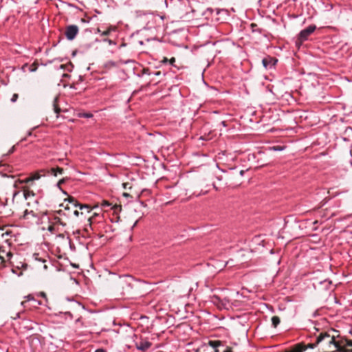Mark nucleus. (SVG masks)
<instances>
[{
    "label": "nucleus",
    "mask_w": 352,
    "mask_h": 352,
    "mask_svg": "<svg viewBox=\"0 0 352 352\" xmlns=\"http://www.w3.org/2000/svg\"><path fill=\"white\" fill-rule=\"evenodd\" d=\"M327 340V342L329 345H334L335 348L340 352H348L347 350L344 349L342 346H340L339 342L336 341L334 336H331L327 333H321L318 337L317 338L316 343H309L308 344H305L304 342L298 343L294 345L289 350L286 351L285 352H304L307 349H314L317 344L324 340Z\"/></svg>",
    "instance_id": "1"
},
{
    "label": "nucleus",
    "mask_w": 352,
    "mask_h": 352,
    "mask_svg": "<svg viewBox=\"0 0 352 352\" xmlns=\"http://www.w3.org/2000/svg\"><path fill=\"white\" fill-rule=\"evenodd\" d=\"M23 307L38 308L39 306L48 307V300L45 293L41 292L36 296L28 295L25 300L21 302Z\"/></svg>",
    "instance_id": "2"
},
{
    "label": "nucleus",
    "mask_w": 352,
    "mask_h": 352,
    "mask_svg": "<svg viewBox=\"0 0 352 352\" xmlns=\"http://www.w3.org/2000/svg\"><path fill=\"white\" fill-rule=\"evenodd\" d=\"M316 26L315 25H311L305 29L301 30L298 36L297 43H302L307 41L308 37L316 30Z\"/></svg>",
    "instance_id": "3"
},
{
    "label": "nucleus",
    "mask_w": 352,
    "mask_h": 352,
    "mask_svg": "<svg viewBox=\"0 0 352 352\" xmlns=\"http://www.w3.org/2000/svg\"><path fill=\"white\" fill-rule=\"evenodd\" d=\"M120 286L122 289L121 294L123 298H130L133 296V287L126 280H121Z\"/></svg>",
    "instance_id": "4"
},
{
    "label": "nucleus",
    "mask_w": 352,
    "mask_h": 352,
    "mask_svg": "<svg viewBox=\"0 0 352 352\" xmlns=\"http://www.w3.org/2000/svg\"><path fill=\"white\" fill-rule=\"evenodd\" d=\"M79 28L76 25H69L66 27L65 35L66 38L69 40L72 41L75 38L76 35L78 34Z\"/></svg>",
    "instance_id": "5"
},
{
    "label": "nucleus",
    "mask_w": 352,
    "mask_h": 352,
    "mask_svg": "<svg viewBox=\"0 0 352 352\" xmlns=\"http://www.w3.org/2000/svg\"><path fill=\"white\" fill-rule=\"evenodd\" d=\"M12 256V253L10 250L6 251L4 247L0 246V267H3L6 261H10Z\"/></svg>",
    "instance_id": "6"
},
{
    "label": "nucleus",
    "mask_w": 352,
    "mask_h": 352,
    "mask_svg": "<svg viewBox=\"0 0 352 352\" xmlns=\"http://www.w3.org/2000/svg\"><path fill=\"white\" fill-rule=\"evenodd\" d=\"M13 186L15 188H21V186H28V187L30 186V188L36 190L35 189L36 184H35L34 181L29 182L28 177H27L24 179L16 180L14 182Z\"/></svg>",
    "instance_id": "7"
},
{
    "label": "nucleus",
    "mask_w": 352,
    "mask_h": 352,
    "mask_svg": "<svg viewBox=\"0 0 352 352\" xmlns=\"http://www.w3.org/2000/svg\"><path fill=\"white\" fill-rule=\"evenodd\" d=\"M174 311V317L179 320L186 319L189 317V314H193V312H189L188 309H173Z\"/></svg>",
    "instance_id": "8"
},
{
    "label": "nucleus",
    "mask_w": 352,
    "mask_h": 352,
    "mask_svg": "<svg viewBox=\"0 0 352 352\" xmlns=\"http://www.w3.org/2000/svg\"><path fill=\"white\" fill-rule=\"evenodd\" d=\"M23 192V196L25 199H28L30 197H34L36 195L34 189L30 188V186H21V188Z\"/></svg>",
    "instance_id": "9"
},
{
    "label": "nucleus",
    "mask_w": 352,
    "mask_h": 352,
    "mask_svg": "<svg viewBox=\"0 0 352 352\" xmlns=\"http://www.w3.org/2000/svg\"><path fill=\"white\" fill-rule=\"evenodd\" d=\"M151 342L148 340H142L139 342H136V347L140 351H145L151 347Z\"/></svg>",
    "instance_id": "10"
},
{
    "label": "nucleus",
    "mask_w": 352,
    "mask_h": 352,
    "mask_svg": "<svg viewBox=\"0 0 352 352\" xmlns=\"http://www.w3.org/2000/svg\"><path fill=\"white\" fill-rule=\"evenodd\" d=\"M45 175V170H40L38 171H36L35 173H32L30 174V175L28 177V181H36L39 179L42 176Z\"/></svg>",
    "instance_id": "11"
},
{
    "label": "nucleus",
    "mask_w": 352,
    "mask_h": 352,
    "mask_svg": "<svg viewBox=\"0 0 352 352\" xmlns=\"http://www.w3.org/2000/svg\"><path fill=\"white\" fill-rule=\"evenodd\" d=\"M113 30H115V28H113L112 26H109L107 30H103V31H102L100 30V28L97 29V32H100L101 34V35H102V36H107L110 34V32L111 31H113Z\"/></svg>",
    "instance_id": "12"
},
{
    "label": "nucleus",
    "mask_w": 352,
    "mask_h": 352,
    "mask_svg": "<svg viewBox=\"0 0 352 352\" xmlns=\"http://www.w3.org/2000/svg\"><path fill=\"white\" fill-rule=\"evenodd\" d=\"M63 173V169L62 168L56 167L52 168L50 170V173L54 176H57L58 174L62 175Z\"/></svg>",
    "instance_id": "13"
},
{
    "label": "nucleus",
    "mask_w": 352,
    "mask_h": 352,
    "mask_svg": "<svg viewBox=\"0 0 352 352\" xmlns=\"http://www.w3.org/2000/svg\"><path fill=\"white\" fill-rule=\"evenodd\" d=\"M280 320L278 316H275L272 318V324L274 328H276L278 325L280 324Z\"/></svg>",
    "instance_id": "14"
},
{
    "label": "nucleus",
    "mask_w": 352,
    "mask_h": 352,
    "mask_svg": "<svg viewBox=\"0 0 352 352\" xmlns=\"http://www.w3.org/2000/svg\"><path fill=\"white\" fill-rule=\"evenodd\" d=\"M66 200H67L74 207H78L79 203L78 202V201L74 197H73L72 196H69L68 198Z\"/></svg>",
    "instance_id": "15"
},
{
    "label": "nucleus",
    "mask_w": 352,
    "mask_h": 352,
    "mask_svg": "<svg viewBox=\"0 0 352 352\" xmlns=\"http://www.w3.org/2000/svg\"><path fill=\"white\" fill-rule=\"evenodd\" d=\"M117 66V63L113 60H108L105 63L104 67L107 69L114 67Z\"/></svg>",
    "instance_id": "16"
},
{
    "label": "nucleus",
    "mask_w": 352,
    "mask_h": 352,
    "mask_svg": "<svg viewBox=\"0 0 352 352\" xmlns=\"http://www.w3.org/2000/svg\"><path fill=\"white\" fill-rule=\"evenodd\" d=\"M221 344V341L219 340H210L209 341V345L213 348H217Z\"/></svg>",
    "instance_id": "17"
},
{
    "label": "nucleus",
    "mask_w": 352,
    "mask_h": 352,
    "mask_svg": "<svg viewBox=\"0 0 352 352\" xmlns=\"http://www.w3.org/2000/svg\"><path fill=\"white\" fill-rule=\"evenodd\" d=\"M78 207H79L80 210H87V212H89L91 211V208L87 204H78Z\"/></svg>",
    "instance_id": "18"
},
{
    "label": "nucleus",
    "mask_w": 352,
    "mask_h": 352,
    "mask_svg": "<svg viewBox=\"0 0 352 352\" xmlns=\"http://www.w3.org/2000/svg\"><path fill=\"white\" fill-rule=\"evenodd\" d=\"M54 223H56V224H60L63 226H66V223L63 222L61 219L57 216H55L54 217Z\"/></svg>",
    "instance_id": "19"
},
{
    "label": "nucleus",
    "mask_w": 352,
    "mask_h": 352,
    "mask_svg": "<svg viewBox=\"0 0 352 352\" xmlns=\"http://www.w3.org/2000/svg\"><path fill=\"white\" fill-rule=\"evenodd\" d=\"M72 305L71 306L73 307H80L82 308H85V306L81 305L79 302L72 300Z\"/></svg>",
    "instance_id": "20"
},
{
    "label": "nucleus",
    "mask_w": 352,
    "mask_h": 352,
    "mask_svg": "<svg viewBox=\"0 0 352 352\" xmlns=\"http://www.w3.org/2000/svg\"><path fill=\"white\" fill-rule=\"evenodd\" d=\"M284 148L281 146H274L272 147H270V150L274 151H283Z\"/></svg>",
    "instance_id": "21"
},
{
    "label": "nucleus",
    "mask_w": 352,
    "mask_h": 352,
    "mask_svg": "<svg viewBox=\"0 0 352 352\" xmlns=\"http://www.w3.org/2000/svg\"><path fill=\"white\" fill-rule=\"evenodd\" d=\"M21 313H16V314H8V316H10L12 319H16L17 318H20Z\"/></svg>",
    "instance_id": "22"
},
{
    "label": "nucleus",
    "mask_w": 352,
    "mask_h": 352,
    "mask_svg": "<svg viewBox=\"0 0 352 352\" xmlns=\"http://www.w3.org/2000/svg\"><path fill=\"white\" fill-rule=\"evenodd\" d=\"M19 98V95L17 94H14L10 99L12 102H15Z\"/></svg>",
    "instance_id": "23"
},
{
    "label": "nucleus",
    "mask_w": 352,
    "mask_h": 352,
    "mask_svg": "<svg viewBox=\"0 0 352 352\" xmlns=\"http://www.w3.org/2000/svg\"><path fill=\"white\" fill-rule=\"evenodd\" d=\"M29 69L31 72H35L37 69L36 65L35 63L31 65Z\"/></svg>",
    "instance_id": "24"
},
{
    "label": "nucleus",
    "mask_w": 352,
    "mask_h": 352,
    "mask_svg": "<svg viewBox=\"0 0 352 352\" xmlns=\"http://www.w3.org/2000/svg\"><path fill=\"white\" fill-rule=\"evenodd\" d=\"M111 205V204L107 201H103L102 203H101V206L102 208H106V207H108Z\"/></svg>",
    "instance_id": "25"
},
{
    "label": "nucleus",
    "mask_w": 352,
    "mask_h": 352,
    "mask_svg": "<svg viewBox=\"0 0 352 352\" xmlns=\"http://www.w3.org/2000/svg\"><path fill=\"white\" fill-rule=\"evenodd\" d=\"M263 64L265 67H267V66H268V59L267 58L263 59Z\"/></svg>",
    "instance_id": "26"
},
{
    "label": "nucleus",
    "mask_w": 352,
    "mask_h": 352,
    "mask_svg": "<svg viewBox=\"0 0 352 352\" xmlns=\"http://www.w3.org/2000/svg\"><path fill=\"white\" fill-rule=\"evenodd\" d=\"M82 116L84 117V118H91L92 117V114L91 113H83Z\"/></svg>",
    "instance_id": "27"
},
{
    "label": "nucleus",
    "mask_w": 352,
    "mask_h": 352,
    "mask_svg": "<svg viewBox=\"0 0 352 352\" xmlns=\"http://www.w3.org/2000/svg\"><path fill=\"white\" fill-rule=\"evenodd\" d=\"M175 62V58L174 57L171 58L168 63L171 65H174V63Z\"/></svg>",
    "instance_id": "28"
},
{
    "label": "nucleus",
    "mask_w": 352,
    "mask_h": 352,
    "mask_svg": "<svg viewBox=\"0 0 352 352\" xmlns=\"http://www.w3.org/2000/svg\"><path fill=\"white\" fill-rule=\"evenodd\" d=\"M60 109H59L56 105H55V104H54V111H55L57 114H58V113H59V112H60Z\"/></svg>",
    "instance_id": "29"
},
{
    "label": "nucleus",
    "mask_w": 352,
    "mask_h": 352,
    "mask_svg": "<svg viewBox=\"0 0 352 352\" xmlns=\"http://www.w3.org/2000/svg\"><path fill=\"white\" fill-rule=\"evenodd\" d=\"M168 61H169V60L167 58L164 57L161 62L162 63H168Z\"/></svg>",
    "instance_id": "30"
},
{
    "label": "nucleus",
    "mask_w": 352,
    "mask_h": 352,
    "mask_svg": "<svg viewBox=\"0 0 352 352\" xmlns=\"http://www.w3.org/2000/svg\"><path fill=\"white\" fill-rule=\"evenodd\" d=\"M74 214L76 217H78V216H79V214H80V212H79L78 210H75L74 211Z\"/></svg>",
    "instance_id": "31"
},
{
    "label": "nucleus",
    "mask_w": 352,
    "mask_h": 352,
    "mask_svg": "<svg viewBox=\"0 0 352 352\" xmlns=\"http://www.w3.org/2000/svg\"><path fill=\"white\" fill-rule=\"evenodd\" d=\"M95 352H107V351L102 349H97Z\"/></svg>",
    "instance_id": "32"
},
{
    "label": "nucleus",
    "mask_w": 352,
    "mask_h": 352,
    "mask_svg": "<svg viewBox=\"0 0 352 352\" xmlns=\"http://www.w3.org/2000/svg\"><path fill=\"white\" fill-rule=\"evenodd\" d=\"M64 183V179H60L58 182V185L60 186L62 184Z\"/></svg>",
    "instance_id": "33"
},
{
    "label": "nucleus",
    "mask_w": 352,
    "mask_h": 352,
    "mask_svg": "<svg viewBox=\"0 0 352 352\" xmlns=\"http://www.w3.org/2000/svg\"><path fill=\"white\" fill-rule=\"evenodd\" d=\"M346 345L349 346H352V341H347Z\"/></svg>",
    "instance_id": "34"
},
{
    "label": "nucleus",
    "mask_w": 352,
    "mask_h": 352,
    "mask_svg": "<svg viewBox=\"0 0 352 352\" xmlns=\"http://www.w3.org/2000/svg\"><path fill=\"white\" fill-rule=\"evenodd\" d=\"M224 352H232V349H231L230 348L228 347V348L224 351Z\"/></svg>",
    "instance_id": "35"
},
{
    "label": "nucleus",
    "mask_w": 352,
    "mask_h": 352,
    "mask_svg": "<svg viewBox=\"0 0 352 352\" xmlns=\"http://www.w3.org/2000/svg\"><path fill=\"white\" fill-rule=\"evenodd\" d=\"M19 193V191H14V193H13V198H14V197Z\"/></svg>",
    "instance_id": "36"
},
{
    "label": "nucleus",
    "mask_w": 352,
    "mask_h": 352,
    "mask_svg": "<svg viewBox=\"0 0 352 352\" xmlns=\"http://www.w3.org/2000/svg\"><path fill=\"white\" fill-rule=\"evenodd\" d=\"M317 314H318V310H316V311L314 312L313 316H316Z\"/></svg>",
    "instance_id": "37"
},
{
    "label": "nucleus",
    "mask_w": 352,
    "mask_h": 352,
    "mask_svg": "<svg viewBox=\"0 0 352 352\" xmlns=\"http://www.w3.org/2000/svg\"><path fill=\"white\" fill-rule=\"evenodd\" d=\"M92 217H89L88 219V221H89V226H91V219Z\"/></svg>",
    "instance_id": "38"
},
{
    "label": "nucleus",
    "mask_w": 352,
    "mask_h": 352,
    "mask_svg": "<svg viewBox=\"0 0 352 352\" xmlns=\"http://www.w3.org/2000/svg\"><path fill=\"white\" fill-rule=\"evenodd\" d=\"M160 74V72H157L155 73V75L159 76Z\"/></svg>",
    "instance_id": "39"
},
{
    "label": "nucleus",
    "mask_w": 352,
    "mask_h": 352,
    "mask_svg": "<svg viewBox=\"0 0 352 352\" xmlns=\"http://www.w3.org/2000/svg\"><path fill=\"white\" fill-rule=\"evenodd\" d=\"M123 195H124V196H128L129 195H128L127 193L124 192V193L123 194Z\"/></svg>",
    "instance_id": "40"
},
{
    "label": "nucleus",
    "mask_w": 352,
    "mask_h": 352,
    "mask_svg": "<svg viewBox=\"0 0 352 352\" xmlns=\"http://www.w3.org/2000/svg\"><path fill=\"white\" fill-rule=\"evenodd\" d=\"M240 173L242 175L243 174V170H241Z\"/></svg>",
    "instance_id": "41"
}]
</instances>
